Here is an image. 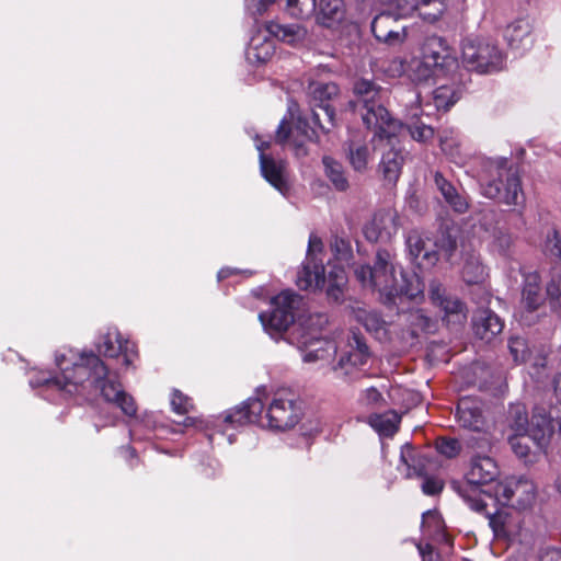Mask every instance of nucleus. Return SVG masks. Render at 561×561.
<instances>
[{
  "label": "nucleus",
  "instance_id": "nucleus-1",
  "mask_svg": "<svg viewBox=\"0 0 561 561\" xmlns=\"http://www.w3.org/2000/svg\"><path fill=\"white\" fill-rule=\"evenodd\" d=\"M55 363L60 370L58 376L31 380V385L56 387L85 401L102 397L119 408L126 416H136L138 408L134 398L118 381L110 378L108 367L93 352L78 353L64 348L56 353Z\"/></svg>",
  "mask_w": 561,
  "mask_h": 561
},
{
  "label": "nucleus",
  "instance_id": "nucleus-2",
  "mask_svg": "<svg viewBox=\"0 0 561 561\" xmlns=\"http://www.w3.org/2000/svg\"><path fill=\"white\" fill-rule=\"evenodd\" d=\"M458 69V60L448 42L432 35L422 43L420 57L410 60L408 77L414 82H423L433 77L454 76Z\"/></svg>",
  "mask_w": 561,
  "mask_h": 561
},
{
  "label": "nucleus",
  "instance_id": "nucleus-3",
  "mask_svg": "<svg viewBox=\"0 0 561 561\" xmlns=\"http://www.w3.org/2000/svg\"><path fill=\"white\" fill-rule=\"evenodd\" d=\"M354 93L358 98L356 102H350V106L356 110L360 105L363 123L368 129L375 131V138L388 139L401 130L402 124L392 118L388 110L380 103V89L374 82L362 79L355 82Z\"/></svg>",
  "mask_w": 561,
  "mask_h": 561
},
{
  "label": "nucleus",
  "instance_id": "nucleus-4",
  "mask_svg": "<svg viewBox=\"0 0 561 561\" xmlns=\"http://www.w3.org/2000/svg\"><path fill=\"white\" fill-rule=\"evenodd\" d=\"M481 194L506 205H517L522 182L517 168L506 158L484 159L479 173Z\"/></svg>",
  "mask_w": 561,
  "mask_h": 561
},
{
  "label": "nucleus",
  "instance_id": "nucleus-5",
  "mask_svg": "<svg viewBox=\"0 0 561 561\" xmlns=\"http://www.w3.org/2000/svg\"><path fill=\"white\" fill-rule=\"evenodd\" d=\"M325 323L323 314H311L287 333L285 340L302 353L305 363L327 362L336 354L335 343L321 336Z\"/></svg>",
  "mask_w": 561,
  "mask_h": 561
},
{
  "label": "nucleus",
  "instance_id": "nucleus-6",
  "mask_svg": "<svg viewBox=\"0 0 561 561\" xmlns=\"http://www.w3.org/2000/svg\"><path fill=\"white\" fill-rule=\"evenodd\" d=\"M357 279L364 287L377 290L385 297V302H391L397 296L416 297L417 291H411L398 285L393 265V254L387 249L376 252L374 266L362 265L355 270Z\"/></svg>",
  "mask_w": 561,
  "mask_h": 561
},
{
  "label": "nucleus",
  "instance_id": "nucleus-7",
  "mask_svg": "<svg viewBox=\"0 0 561 561\" xmlns=\"http://www.w3.org/2000/svg\"><path fill=\"white\" fill-rule=\"evenodd\" d=\"M561 433V407L536 408L531 417L528 433H515L508 438L514 454L519 458H527L530 453L529 440L543 450L554 435Z\"/></svg>",
  "mask_w": 561,
  "mask_h": 561
},
{
  "label": "nucleus",
  "instance_id": "nucleus-8",
  "mask_svg": "<svg viewBox=\"0 0 561 561\" xmlns=\"http://www.w3.org/2000/svg\"><path fill=\"white\" fill-rule=\"evenodd\" d=\"M497 476L499 467L493 458L476 455L471 458L466 481L454 483V489L473 511L483 512L486 507L484 499H492L483 486L493 482Z\"/></svg>",
  "mask_w": 561,
  "mask_h": 561
},
{
  "label": "nucleus",
  "instance_id": "nucleus-9",
  "mask_svg": "<svg viewBox=\"0 0 561 561\" xmlns=\"http://www.w3.org/2000/svg\"><path fill=\"white\" fill-rule=\"evenodd\" d=\"M461 59L468 70L478 73L495 72L504 66V56L497 45L480 36H468L462 39Z\"/></svg>",
  "mask_w": 561,
  "mask_h": 561
},
{
  "label": "nucleus",
  "instance_id": "nucleus-10",
  "mask_svg": "<svg viewBox=\"0 0 561 561\" xmlns=\"http://www.w3.org/2000/svg\"><path fill=\"white\" fill-rule=\"evenodd\" d=\"M300 301L299 295L285 290L272 299L271 311L261 312L259 320L264 331L274 340L285 336L290 325L293 328L300 321L295 322L294 309Z\"/></svg>",
  "mask_w": 561,
  "mask_h": 561
},
{
  "label": "nucleus",
  "instance_id": "nucleus-11",
  "mask_svg": "<svg viewBox=\"0 0 561 561\" xmlns=\"http://www.w3.org/2000/svg\"><path fill=\"white\" fill-rule=\"evenodd\" d=\"M300 402L289 390H278L267 404L261 422L262 427L286 431L294 427L301 419Z\"/></svg>",
  "mask_w": 561,
  "mask_h": 561
},
{
  "label": "nucleus",
  "instance_id": "nucleus-12",
  "mask_svg": "<svg viewBox=\"0 0 561 561\" xmlns=\"http://www.w3.org/2000/svg\"><path fill=\"white\" fill-rule=\"evenodd\" d=\"M428 297L432 305L439 309L442 320L447 325L461 327L466 323L468 317L466 304L456 295L447 291L439 280L430 282Z\"/></svg>",
  "mask_w": 561,
  "mask_h": 561
},
{
  "label": "nucleus",
  "instance_id": "nucleus-13",
  "mask_svg": "<svg viewBox=\"0 0 561 561\" xmlns=\"http://www.w3.org/2000/svg\"><path fill=\"white\" fill-rule=\"evenodd\" d=\"M309 89L316 102L312 119L322 130L329 131L336 125L335 108L329 102L337 96L339 87L333 82H314Z\"/></svg>",
  "mask_w": 561,
  "mask_h": 561
},
{
  "label": "nucleus",
  "instance_id": "nucleus-14",
  "mask_svg": "<svg viewBox=\"0 0 561 561\" xmlns=\"http://www.w3.org/2000/svg\"><path fill=\"white\" fill-rule=\"evenodd\" d=\"M331 250L336 263H334L329 271L327 295L337 301L342 298L343 289L347 283L345 264H348L352 259V247L347 240L334 237L331 241Z\"/></svg>",
  "mask_w": 561,
  "mask_h": 561
},
{
  "label": "nucleus",
  "instance_id": "nucleus-15",
  "mask_svg": "<svg viewBox=\"0 0 561 561\" xmlns=\"http://www.w3.org/2000/svg\"><path fill=\"white\" fill-rule=\"evenodd\" d=\"M401 461L408 467L407 477L413 476L424 478L422 491L426 495H436L444 488L443 480L436 477H430V466L432 462L424 455L416 456L411 445L407 444L401 449Z\"/></svg>",
  "mask_w": 561,
  "mask_h": 561
},
{
  "label": "nucleus",
  "instance_id": "nucleus-16",
  "mask_svg": "<svg viewBox=\"0 0 561 561\" xmlns=\"http://www.w3.org/2000/svg\"><path fill=\"white\" fill-rule=\"evenodd\" d=\"M346 347L332 369L337 377L352 378L359 367L366 365L369 351L362 335L355 332L348 337Z\"/></svg>",
  "mask_w": 561,
  "mask_h": 561
},
{
  "label": "nucleus",
  "instance_id": "nucleus-17",
  "mask_svg": "<svg viewBox=\"0 0 561 561\" xmlns=\"http://www.w3.org/2000/svg\"><path fill=\"white\" fill-rule=\"evenodd\" d=\"M96 348L105 357H123V365L129 367L137 358V350L134 343L124 340L116 329H108L106 333L100 336Z\"/></svg>",
  "mask_w": 561,
  "mask_h": 561
},
{
  "label": "nucleus",
  "instance_id": "nucleus-18",
  "mask_svg": "<svg viewBox=\"0 0 561 561\" xmlns=\"http://www.w3.org/2000/svg\"><path fill=\"white\" fill-rule=\"evenodd\" d=\"M270 147V142L262 141L256 144L260 151V167L265 180L273 185L283 195L289 191L286 175V163L282 160L276 161L272 157L265 154V150Z\"/></svg>",
  "mask_w": 561,
  "mask_h": 561
},
{
  "label": "nucleus",
  "instance_id": "nucleus-19",
  "mask_svg": "<svg viewBox=\"0 0 561 561\" xmlns=\"http://www.w3.org/2000/svg\"><path fill=\"white\" fill-rule=\"evenodd\" d=\"M265 404L259 398H249L245 402L226 411L222 423L229 427H239L250 423L261 426Z\"/></svg>",
  "mask_w": 561,
  "mask_h": 561
},
{
  "label": "nucleus",
  "instance_id": "nucleus-20",
  "mask_svg": "<svg viewBox=\"0 0 561 561\" xmlns=\"http://www.w3.org/2000/svg\"><path fill=\"white\" fill-rule=\"evenodd\" d=\"M297 286L302 290H316L329 287V275H325L323 259L306 256L297 274Z\"/></svg>",
  "mask_w": 561,
  "mask_h": 561
},
{
  "label": "nucleus",
  "instance_id": "nucleus-21",
  "mask_svg": "<svg viewBox=\"0 0 561 561\" xmlns=\"http://www.w3.org/2000/svg\"><path fill=\"white\" fill-rule=\"evenodd\" d=\"M399 227L400 218L397 210L392 208L381 209L374 215L370 225L365 229V234L371 241L390 239L398 232Z\"/></svg>",
  "mask_w": 561,
  "mask_h": 561
},
{
  "label": "nucleus",
  "instance_id": "nucleus-22",
  "mask_svg": "<svg viewBox=\"0 0 561 561\" xmlns=\"http://www.w3.org/2000/svg\"><path fill=\"white\" fill-rule=\"evenodd\" d=\"M540 283L541 278L537 272L525 275L519 311V321L525 324H530L531 320H528L524 312L533 313L543 304Z\"/></svg>",
  "mask_w": 561,
  "mask_h": 561
},
{
  "label": "nucleus",
  "instance_id": "nucleus-23",
  "mask_svg": "<svg viewBox=\"0 0 561 561\" xmlns=\"http://www.w3.org/2000/svg\"><path fill=\"white\" fill-rule=\"evenodd\" d=\"M456 417L460 426L482 432L485 426V420L482 414L480 403L472 398H461L456 409Z\"/></svg>",
  "mask_w": 561,
  "mask_h": 561
},
{
  "label": "nucleus",
  "instance_id": "nucleus-24",
  "mask_svg": "<svg viewBox=\"0 0 561 561\" xmlns=\"http://www.w3.org/2000/svg\"><path fill=\"white\" fill-rule=\"evenodd\" d=\"M489 524L496 538L514 540L520 534V519L506 511L488 513Z\"/></svg>",
  "mask_w": 561,
  "mask_h": 561
},
{
  "label": "nucleus",
  "instance_id": "nucleus-25",
  "mask_svg": "<svg viewBox=\"0 0 561 561\" xmlns=\"http://www.w3.org/2000/svg\"><path fill=\"white\" fill-rule=\"evenodd\" d=\"M405 244L411 260L419 266L428 268L437 263V252L426 249L425 241L419 231H409L405 238Z\"/></svg>",
  "mask_w": 561,
  "mask_h": 561
},
{
  "label": "nucleus",
  "instance_id": "nucleus-26",
  "mask_svg": "<svg viewBox=\"0 0 561 561\" xmlns=\"http://www.w3.org/2000/svg\"><path fill=\"white\" fill-rule=\"evenodd\" d=\"M504 36L511 49L522 54L533 45L531 24L526 19H518L506 26Z\"/></svg>",
  "mask_w": 561,
  "mask_h": 561
},
{
  "label": "nucleus",
  "instance_id": "nucleus-27",
  "mask_svg": "<svg viewBox=\"0 0 561 561\" xmlns=\"http://www.w3.org/2000/svg\"><path fill=\"white\" fill-rule=\"evenodd\" d=\"M473 330L479 339L490 342L502 332L503 322L493 311L483 309L474 316Z\"/></svg>",
  "mask_w": 561,
  "mask_h": 561
},
{
  "label": "nucleus",
  "instance_id": "nucleus-28",
  "mask_svg": "<svg viewBox=\"0 0 561 561\" xmlns=\"http://www.w3.org/2000/svg\"><path fill=\"white\" fill-rule=\"evenodd\" d=\"M439 146L454 163L465 165L468 162L469 153L462 149L459 134L454 128H445L440 131Z\"/></svg>",
  "mask_w": 561,
  "mask_h": 561
},
{
  "label": "nucleus",
  "instance_id": "nucleus-29",
  "mask_svg": "<svg viewBox=\"0 0 561 561\" xmlns=\"http://www.w3.org/2000/svg\"><path fill=\"white\" fill-rule=\"evenodd\" d=\"M434 182L437 190L443 195L445 202L458 214H463L469 208V203L462 194L458 192L455 185L449 182L440 172L434 173Z\"/></svg>",
  "mask_w": 561,
  "mask_h": 561
},
{
  "label": "nucleus",
  "instance_id": "nucleus-30",
  "mask_svg": "<svg viewBox=\"0 0 561 561\" xmlns=\"http://www.w3.org/2000/svg\"><path fill=\"white\" fill-rule=\"evenodd\" d=\"M266 31L272 36L289 45L302 43L307 36V30L298 23L280 24L270 22L266 25Z\"/></svg>",
  "mask_w": 561,
  "mask_h": 561
},
{
  "label": "nucleus",
  "instance_id": "nucleus-31",
  "mask_svg": "<svg viewBox=\"0 0 561 561\" xmlns=\"http://www.w3.org/2000/svg\"><path fill=\"white\" fill-rule=\"evenodd\" d=\"M345 16L343 0H320V11L317 14V22L321 26L333 28L337 26Z\"/></svg>",
  "mask_w": 561,
  "mask_h": 561
},
{
  "label": "nucleus",
  "instance_id": "nucleus-32",
  "mask_svg": "<svg viewBox=\"0 0 561 561\" xmlns=\"http://www.w3.org/2000/svg\"><path fill=\"white\" fill-rule=\"evenodd\" d=\"M453 80V84H443L433 91V101L437 110L447 111L453 106L461 96L462 85L456 82V72L454 76H449Z\"/></svg>",
  "mask_w": 561,
  "mask_h": 561
},
{
  "label": "nucleus",
  "instance_id": "nucleus-33",
  "mask_svg": "<svg viewBox=\"0 0 561 561\" xmlns=\"http://www.w3.org/2000/svg\"><path fill=\"white\" fill-rule=\"evenodd\" d=\"M274 53L275 46L271 39L254 36L247 49V59L251 64H264L273 57Z\"/></svg>",
  "mask_w": 561,
  "mask_h": 561
},
{
  "label": "nucleus",
  "instance_id": "nucleus-34",
  "mask_svg": "<svg viewBox=\"0 0 561 561\" xmlns=\"http://www.w3.org/2000/svg\"><path fill=\"white\" fill-rule=\"evenodd\" d=\"M461 276L467 284H479L483 282L485 267L481 263L479 254L474 251H469L463 254Z\"/></svg>",
  "mask_w": 561,
  "mask_h": 561
},
{
  "label": "nucleus",
  "instance_id": "nucleus-35",
  "mask_svg": "<svg viewBox=\"0 0 561 561\" xmlns=\"http://www.w3.org/2000/svg\"><path fill=\"white\" fill-rule=\"evenodd\" d=\"M371 157L373 153L368 145L356 140H351L347 144V158L354 171L359 173L366 172Z\"/></svg>",
  "mask_w": 561,
  "mask_h": 561
},
{
  "label": "nucleus",
  "instance_id": "nucleus-36",
  "mask_svg": "<svg viewBox=\"0 0 561 561\" xmlns=\"http://www.w3.org/2000/svg\"><path fill=\"white\" fill-rule=\"evenodd\" d=\"M401 416L393 410L381 414H373L368 419L369 425L382 436H392L399 427Z\"/></svg>",
  "mask_w": 561,
  "mask_h": 561
},
{
  "label": "nucleus",
  "instance_id": "nucleus-37",
  "mask_svg": "<svg viewBox=\"0 0 561 561\" xmlns=\"http://www.w3.org/2000/svg\"><path fill=\"white\" fill-rule=\"evenodd\" d=\"M515 492L513 507L525 510L531 506L536 499V486L533 481L515 478Z\"/></svg>",
  "mask_w": 561,
  "mask_h": 561
},
{
  "label": "nucleus",
  "instance_id": "nucleus-38",
  "mask_svg": "<svg viewBox=\"0 0 561 561\" xmlns=\"http://www.w3.org/2000/svg\"><path fill=\"white\" fill-rule=\"evenodd\" d=\"M403 160L402 153L398 150L392 149L383 153L380 167L385 180L389 183H396L398 181Z\"/></svg>",
  "mask_w": 561,
  "mask_h": 561
},
{
  "label": "nucleus",
  "instance_id": "nucleus-39",
  "mask_svg": "<svg viewBox=\"0 0 561 561\" xmlns=\"http://www.w3.org/2000/svg\"><path fill=\"white\" fill-rule=\"evenodd\" d=\"M322 162L324 165L325 175L333 184L334 188L341 192L346 191L350 187V183L345 176L342 164L331 157H323Z\"/></svg>",
  "mask_w": 561,
  "mask_h": 561
},
{
  "label": "nucleus",
  "instance_id": "nucleus-40",
  "mask_svg": "<svg viewBox=\"0 0 561 561\" xmlns=\"http://www.w3.org/2000/svg\"><path fill=\"white\" fill-rule=\"evenodd\" d=\"M508 427L514 433H528L530 428L526 407L522 403H515L510 407L507 415Z\"/></svg>",
  "mask_w": 561,
  "mask_h": 561
},
{
  "label": "nucleus",
  "instance_id": "nucleus-41",
  "mask_svg": "<svg viewBox=\"0 0 561 561\" xmlns=\"http://www.w3.org/2000/svg\"><path fill=\"white\" fill-rule=\"evenodd\" d=\"M392 10L378 14L371 22V32L378 42L385 39L386 32L394 26L397 18H400L397 10Z\"/></svg>",
  "mask_w": 561,
  "mask_h": 561
},
{
  "label": "nucleus",
  "instance_id": "nucleus-42",
  "mask_svg": "<svg viewBox=\"0 0 561 561\" xmlns=\"http://www.w3.org/2000/svg\"><path fill=\"white\" fill-rule=\"evenodd\" d=\"M446 9L445 0H419V15L428 22L437 21Z\"/></svg>",
  "mask_w": 561,
  "mask_h": 561
},
{
  "label": "nucleus",
  "instance_id": "nucleus-43",
  "mask_svg": "<svg viewBox=\"0 0 561 561\" xmlns=\"http://www.w3.org/2000/svg\"><path fill=\"white\" fill-rule=\"evenodd\" d=\"M317 8L316 0H286V10L295 18H309Z\"/></svg>",
  "mask_w": 561,
  "mask_h": 561
},
{
  "label": "nucleus",
  "instance_id": "nucleus-44",
  "mask_svg": "<svg viewBox=\"0 0 561 561\" xmlns=\"http://www.w3.org/2000/svg\"><path fill=\"white\" fill-rule=\"evenodd\" d=\"M515 478H508L504 481L499 482L494 486V499L497 503L503 506L511 505L514 503V492H515Z\"/></svg>",
  "mask_w": 561,
  "mask_h": 561
},
{
  "label": "nucleus",
  "instance_id": "nucleus-45",
  "mask_svg": "<svg viewBox=\"0 0 561 561\" xmlns=\"http://www.w3.org/2000/svg\"><path fill=\"white\" fill-rule=\"evenodd\" d=\"M543 252L546 255L561 260V234L557 229H551L543 242Z\"/></svg>",
  "mask_w": 561,
  "mask_h": 561
},
{
  "label": "nucleus",
  "instance_id": "nucleus-46",
  "mask_svg": "<svg viewBox=\"0 0 561 561\" xmlns=\"http://www.w3.org/2000/svg\"><path fill=\"white\" fill-rule=\"evenodd\" d=\"M438 250L444 255V257L451 262L454 254L457 250V239L449 231H446L442 234V237L437 240L436 243Z\"/></svg>",
  "mask_w": 561,
  "mask_h": 561
},
{
  "label": "nucleus",
  "instance_id": "nucleus-47",
  "mask_svg": "<svg viewBox=\"0 0 561 561\" xmlns=\"http://www.w3.org/2000/svg\"><path fill=\"white\" fill-rule=\"evenodd\" d=\"M381 4L396 9L399 16L411 15L417 8L419 0H379Z\"/></svg>",
  "mask_w": 561,
  "mask_h": 561
},
{
  "label": "nucleus",
  "instance_id": "nucleus-48",
  "mask_svg": "<svg viewBox=\"0 0 561 561\" xmlns=\"http://www.w3.org/2000/svg\"><path fill=\"white\" fill-rule=\"evenodd\" d=\"M510 352L516 363H523L528 356V347L525 339L515 336L508 342Z\"/></svg>",
  "mask_w": 561,
  "mask_h": 561
},
{
  "label": "nucleus",
  "instance_id": "nucleus-49",
  "mask_svg": "<svg viewBox=\"0 0 561 561\" xmlns=\"http://www.w3.org/2000/svg\"><path fill=\"white\" fill-rule=\"evenodd\" d=\"M409 131L412 138L420 142H426L434 137V129L430 125L421 122L409 125Z\"/></svg>",
  "mask_w": 561,
  "mask_h": 561
},
{
  "label": "nucleus",
  "instance_id": "nucleus-50",
  "mask_svg": "<svg viewBox=\"0 0 561 561\" xmlns=\"http://www.w3.org/2000/svg\"><path fill=\"white\" fill-rule=\"evenodd\" d=\"M171 405L172 410L181 415H184L188 413L191 410H193L192 400L179 390L173 391L171 398Z\"/></svg>",
  "mask_w": 561,
  "mask_h": 561
},
{
  "label": "nucleus",
  "instance_id": "nucleus-51",
  "mask_svg": "<svg viewBox=\"0 0 561 561\" xmlns=\"http://www.w3.org/2000/svg\"><path fill=\"white\" fill-rule=\"evenodd\" d=\"M436 450L447 458H454L460 453V445L455 438H439L436 442Z\"/></svg>",
  "mask_w": 561,
  "mask_h": 561
},
{
  "label": "nucleus",
  "instance_id": "nucleus-52",
  "mask_svg": "<svg viewBox=\"0 0 561 561\" xmlns=\"http://www.w3.org/2000/svg\"><path fill=\"white\" fill-rule=\"evenodd\" d=\"M407 37V28L402 25H394L389 31L386 32L385 39L380 42L388 44L389 46H396L401 43Z\"/></svg>",
  "mask_w": 561,
  "mask_h": 561
},
{
  "label": "nucleus",
  "instance_id": "nucleus-53",
  "mask_svg": "<svg viewBox=\"0 0 561 561\" xmlns=\"http://www.w3.org/2000/svg\"><path fill=\"white\" fill-rule=\"evenodd\" d=\"M275 1L276 0H245V9L251 16L256 18L265 13Z\"/></svg>",
  "mask_w": 561,
  "mask_h": 561
},
{
  "label": "nucleus",
  "instance_id": "nucleus-54",
  "mask_svg": "<svg viewBox=\"0 0 561 561\" xmlns=\"http://www.w3.org/2000/svg\"><path fill=\"white\" fill-rule=\"evenodd\" d=\"M360 400L364 405L370 408L381 407L385 402L382 394L374 387L366 389Z\"/></svg>",
  "mask_w": 561,
  "mask_h": 561
},
{
  "label": "nucleus",
  "instance_id": "nucleus-55",
  "mask_svg": "<svg viewBox=\"0 0 561 561\" xmlns=\"http://www.w3.org/2000/svg\"><path fill=\"white\" fill-rule=\"evenodd\" d=\"M512 244V237L502 229H496L493 233V245L501 253H505Z\"/></svg>",
  "mask_w": 561,
  "mask_h": 561
},
{
  "label": "nucleus",
  "instance_id": "nucleus-56",
  "mask_svg": "<svg viewBox=\"0 0 561 561\" xmlns=\"http://www.w3.org/2000/svg\"><path fill=\"white\" fill-rule=\"evenodd\" d=\"M432 527L435 528L436 530L440 529L442 519L437 512L427 511L423 513L422 516V528L424 529V531H430Z\"/></svg>",
  "mask_w": 561,
  "mask_h": 561
},
{
  "label": "nucleus",
  "instance_id": "nucleus-57",
  "mask_svg": "<svg viewBox=\"0 0 561 561\" xmlns=\"http://www.w3.org/2000/svg\"><path fill=\"white\" fill-rule=\"evenodd\" d=\"M547 296L553 300L559 301L561 299V273L553 276L546 286Z\"/></svg>",
  "mask_w": 561,
  "mask_h": 561
},
{
  "label": "nucleus",
  "instance_id": "nucleus-58",
  "mask_svg": "<svg viewBox=\"0 0 561 561\" xmlns=\"http://www.w3.org/2000/svg\"><path fill=\"white\" fill-rule=\"evenodd\" d=\"M409 64L405 65L404 60L401 58H394L389 62V66L386 68V71L391 77H400L403 73L408 75Z\"/></svg>",
  "mask_w": 561,
  "mask_h": 561
},
{
  "label": "nucleus",
  "instance_id": "nucleus-59",
  "mask_svg": "<svg viewBox=\"0 0 561 561\" xmlns=\"http://www.w3.org/2000/svg\"><path fill=\"white\" fill-rule=\"evenodd\" d=\"M323 243L319 237L316 234H310L308 242V251L307 256H311L312 259H320L319 254L322 253Z\"/></svg>",
  "mask_w": 561,
  "mask_h": 561
},
{
  "label": "nucleus",
  "instance_id": "nucleus-60",
  "mask_svg": "<svg viewBox=\"0 0 561 561\" xmlns=\"http://www.w3.org/2000/svg\"><path fill=\"white\" fill-rule=\"evenodd\" d=\"M294 134L301 135L304 140H312L316 136L314 129L310 128L308 123L304 119H298Z\"/></svg>",
  "mask_w": 561,
  "mask_h": 561
},
{
  "label": "nucleus",
  "instance_id": "nucleus-61",
  "mask_svg": "<svg viewBox=\"0 0 561 561\" xmlns=\"http://www.w3.org/2000/svg\"><path fill=\"white\" fill-rule=\"evenodd\" d=\"M363 323L368 331H378L382 327V320L377 313H366Z\"/></svg>",
  "mask_w": 561,
  "mask_h": 561
},
{
  "label": "nucleus",
  "instance_id": "nucleus-62",
  "mask_svg": "<svg viewBox=\"0 0 561 561\" xmlns=\"http://www.w3.org/2000/svg\"><path fill=\"white\" fill-rule=\"evenodd\" d=\"M417 549L422 558V561H437L438 556L434 553L431 545H417Z\"/></svg>",
  "mask_w": 561,
  "mask_h": 561
},
{
  "label": "nucleus",
  "instance_id": "nucleus-63",
  "mask_svg": "<svg viewBox=\"0 0 561 561\" xmlns=\"http://www.w3.org/2000/svg\"><path fill=\"white\" fill-rule=\"evenodd\" d=\"M290 129L288 123L283 119L276 130V140L280 144L287 141L289 139Z\"/></svg>",
  "mask_w": 561,
  "mask_h": 561
},
{
  "label": "nucleus",
  "instance_id": "nucleus-64",
  "mask_svg": "<svg viewBox=\"0 0 561 561\" xmlns=\"http://www.w3.org/2000/svg\"><path fill=\"white\" fill-rule=\"evenodd\" d=\"M541 561H561V552L559 550H548L541 557Z\"/></svg>",
  "mask_w": 561,
  "mask_h": 561
}]
</instances>
